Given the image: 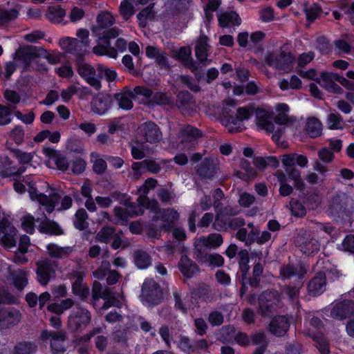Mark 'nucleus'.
<instances>
[{
  "label": "nucleus",
  "instance_id": "423d86ee",
  "mask_svg": "<svg viewBox=\"0 0 354 354\" xmlns=\"http://www.w3.org/2000/svg\"><path fill=\"white\" fill-rule=\"evenodd\" d=\"M77 71L79 75L91 86L95 90H100L102 87L101 82L96 77V71L91 64L85 63L84 60L76 63Z\"/></svg>",
  "mask_w": 354,
  "mask_h": 354
},
{
  "label": "nucleus",
  "instance_id": "c9c22d12",
  "mask_svg": "<svg viewBox=\"0 0 354 354\" xmlns=\"http://www.w3.org/2000/svg\"><path fill=\"white\" fill-rule=\"evenodd\" d=\"M13 285L19 290H22L28 284L27 272L19 270L12 275Z\"/></svg>",
  "mask_w": 354,
  "mask_h": 354
},
{
  "label": "nucleus",
  "instance_id": "20e7f679",
  "mask_svg": "<svg viewBox=\"0 0 354 354\" xmlns=\"http://www.w3.org/2000/svg\"><path fill=\"white\" fill-rule=\"evenodd\" d=\"M142 297L151 306L159 304L162 299V291L160 285L153 279H145L141 289Z\"/></svg>",
  "mask_w": 354,
  "mask_h": 354
},
{
  "label": "nucleus",
  "instance_id": "39448f33",
  "mask_svg": "<svg viewBox=\"0 0 354 354\" xmlns=\"http://www.w3.org/2000/svg\"><path fill=\"white\" fill-rule=\"evenodd\" d=\"M295 245L305 255L310 256L319 251V241L310 234H299L295 241Z\"/></svg>",
  "mask_w": 354,
  "mask_h": 354
},
{
  "label": "nucleus",
  "instance_id": "a19ab883",
  "mask_svg": "<svg viewBox=\"0 0 354 354\" xmlns=\"http://www.w3.org/2000/svg\"><path fill=\"white\" fill-rule=\"evenodd\" d=\"M229 218L230 216L223 214H218L213 222V228L219 232L227 231L228 230Z\"/></svg>",
  "mask_w": 354,
  "mask_h": 354
},
{
  "label": "nucleus",
  "instance_id": "f704fd0d",
  "mask_svg": "<svg viewBox=\"0 0 354 354\" xmlns=\"http://www.w3.org/2000/svg\"><path fill=\"white\" fill-rule=\"evenodd\" d=\"M263 272V266L261 263L257 262L254 265L252 270V277H249L250 286L256 288L259 286L261 281V277Z\"/></svg>",
  "mask_w": 354,
  "mask_h": 354
},
{
  "label": "nucleus",
  "instance_id": "412c9836",
  "mask_svg": "<svg viewBox=\"0 0 354 354\" xmlns=\"http://www.w3.org/2000/svg\"><path fill=\"white\" fill-rule=\"evenodd\" d=\"M295 57L290 52L281 51L279 56L274 58V66L278 70H287L292 67Z\"/></svg>",
  "mask_w": 354,
  "mask_h": 354
},
{
  "label": "nucleus",
  "instance_id": "0e129e2a",
  "mask_svg": "<svg viewBox=\"0 0 354 354\" xmlns=\"http://www.w3.org/2000/svg\"><path fill=\"white\" fill-rule=\"evenodd\" d=\"M132 92L133 93L134 97L137 95L143 96L147 100V102L151 99L153 94V91L145 86H136L134 87Z\"/></svg>",
  "mask_w": 354,
  "mask_h": 354
},
{
  "label": "nucleus",
  "instance_id": "4c0bfd02",
  "mask_svg": "<svg viewBox=\"0 0 354 354\" xmlns=\"http://www.w3.org/2000/svg\"><path fill=\"white\" fill-rule=\"evenodd\" d=\"M3 97L9 102L8 107H11L13 110L16 109L17 105L21 101V96L15 90L6 89L3 92Z\"/></svg>",
  "mask_w": 354,
  "mask_h": 354
},
{
  "label": "nucleus",
  "instance_id": "e2e57ef3",
  "mask_svg": "<svg viewBox=\"0 0 354 354\" xmlns=\"http://www.w3.org/2000/svg\"><path fill=\"white\" fill-rule=\"evenodd\" d=\"M259 18L262 22L269 23L274 19V10L272 7L268 6L261 9L259 12Z\"/></svg>",
  "mask_w": 354,
  "mask_h": 354
},
{
  "label": "nucleus",
  "instance_id": "a878e982",
  "mask_svg": "<svg viewBox=\"0 0 354 354\" xmlns=\"http://www.w3.org/2000/svg\"><path fill=\"white\" fill-rule=\"evenodd\" d=\"M134 97L133 93L131 90L123 93H117L114 95V100L117 102L119 107L126 111L133 108V103L131 99Z\"/></svg>",
  "mask_w": 354,
  "mask_h": 354
},
{
  "label": "nucleus",
  "instance_id": "6e6d98bb",
  "mask_svg": "<svg viewBox=\"0 0 354 354\" xmlns=\"http://www.w3.org/2000/svg\"><path fill=\"white\" fill-rule=\"evenodd\" d=\"M86 165V162L83 158L77 157L71 162V171L74 174L79 175L84 171Z\"/></svg>",
  "mask_w": 354,
  "mask_h": 354
},
{
  "label": "nucleus",
  "instance_id": "09e8293b",
  "mask_svg": "<svg viewBox=\"0 0 354 354\" xmlns=\"http://www.w3.org/2000/svg\"><path fill=\"white\" fill-rule=\"evenodd\" d=\"M10 137L17 145L22 144L25 137L24 127L21 125L15 126V128L11 130Z\"/></svg>",
  "mask_w": 354,
  "mask_h": 354
},
{
  "label": "nucleus",
  "instance_id": "aec40b11",
  "mask_svg": "<svg viewBox=\"0 0 354 354\" xmlns=\"http://www.w3.org/2000/svg\"><path fill=\"white\" fill-rule=\"evenodd\" d=\"M239 271L236 273V278L246 279L250 270V259L249 253L247 250L242 249L239 253Z\"/></svg>",
  "mask_w": 354,
  "mask_h": 354
},
{
  "label": "nucleus",
  "instance_id": "9b49d317",
  "mask_svg": "<svg viewBox=\"0 0 354 354\" xmlns=\"http://www.w3.org/2000/svg\"><path fill=\"white\" fill-rule=\"evenodd\" d=\"M290 321L286 315L274 316L269 324L270 333L276 337H283L288 331Z\"/></svg>",
  "mask_w": 354,
  "mask_h": 354
},
{
  "label": "nucleus",
  "instance_id": "774afa93",
  "mask_svg": "<svg viewBox=\"0 0 354 354\" xmlns=\"http://www.w3.org/2000/svg\"><path fill=\"white\" fill-rule=\"evenodd\" d=\"M47 250L49 255L54 258H62L66 254L64 249L55 243L48 244Z\"/></svg>",
  "mask_w": 354,
  "mask_h": 354
},
{
  "label": "nucleus",
  "instance_id": "58836bf2",
  "mask_svg": "<svg viewBox=\"0 0 354 354\" xmlns=\"http://www.w3.org/2000/svg\"><path fill=\"white\" fill-rule=\"evenodd\" d=\"M100 35L99 39L102 40L104 44L109 46V44H111L110 40L117 37L120 35V31L117 27H109L103 29Z\"/></svg>",
  "mask_w": 354,
  "mask_h": 354
},
{
  "label": "nucleus",
  "instance_id": "473e14b6",
  "mask_svg": "<svg viewBox=\"0 0 354 354\" xmlns=\"http://www.w3.org/2000/svg\"><path fill=\"white\" fill-rule=\"evenodd\" d=\"M72 292L84 301L88 298L90 290L86 286L83 285L82 279L77 278L72 284Z\"/></svg>",
  "mask_w": 354,
  "mask_h": 354
},
{
  "label": "nucleus",
  "instance_id": "338daca9",
  "mask_svg": "<svg viewBox=\"0 0 354 354\" xmlns=\"http://www.w3.org/2000/svg\"><path fill=\"white\" fill-rule=\"evenodd\" d=\"M208 321L213 326H221L224 321L223 315L218 310H213L209 314Z\"/></svg>",
  "mask_w": 354,
  "mask_h": 354
},
{
  "label": "nucleus",
  "instance_id": "cd10ccee",
  "mask_svg": "<svg viewBox=\"0 0 354 354\" xmlns=\"http://www.w3.org/2000/svg\"><path fill=\"white\" fill-rule=\"evenodd\" d=\"M37 346L30 341H21L17 342L13 348L12 354H35Z\"/></svg>",
  "mask_w": 354,
  "mask_h": 354
},
{
  "label": "nucleus",
  "instance_id": "69168bd1",
  "mask_svg": "<svg viewBox=\"0 0 354 354\" xmlns=\"http://www.w3.org/2000/svg\"><path fill=\"white\" fill-rule=\"evenodd\" d=\"M182 134L184 136L190 138L191 139H197L202 136V133L198 129L187 125L182 129Z\"/></svg>",
  "mask_w": 354,
  "mask_h": 354
},
{
  "label": "nucleus",
  "instance_id": "13d9d810",
  "mask_svg": "<svg viewBox=\"0 0 354 354\" xmlns=\"http://www.w3.org/2000/svg\"><path fill=\"white\" fill-rule=\"evenodd\" d=\"M316 43L317 48L321 53L328 54L331 52L332 46L329 40L326 37L324 36L318 37L316 40Z\"/></svg>",
  "mask_w": 354,
  "mask_h": 354
},
{
  "label": "nucleus",
  "instance_id": "37998d69",
  "mask_svg": "<svg viewBox=\"0 0 354 354\" xmlns=\"http://www.w3.org/2000/svg\"><path fill=\"white\" fill-rule=\"evenodd\" d=\"M19 15V10L15 8L10 10H0V25H6L18 18Z\"/></svg>",
  "mask_w": 354,
  "mask_h": 354
},
{
  "label": "nucleus",
  "instance_id": "bf43d9fd",
  "mask_svg": "<svg viewBox=\"0 0 354 354\" xmlns=\"http://www.w3.org/2000/svg\"><path fill=\"white\" fill-rule=\"evenodd\" d=\"M102 75L104 76L108 82H111L115 80L117 77V73L115 70L101 66L99 68V73L97 75L98 78H101Z\"/></svg>",
  "mask_w": 354,
  "mask_h": 354
},
{
  "label": "nucleus",
  "instance_id": "f8f14e48",
  "mask_svg": "<svg viewBox=\"0 0 354 354\" xmlns=\"http://www.w3.org/2000/svg\"><path fill=\"white\" fill-rule=\"evenodd\" d=\"M354 313V301L345 299L332 308L331 315L337 320H343L350 317Z\"/></svg>",
  "mask_w": 354,
  "mask_h": 354
},
{
  "label": "nucleus",
  "instance_id": "7c9ffc66",
  "mask_svg": "<svg viewBox=\"0 0 354 354\" xmlns=\"http://www.w3.org/2000/svg\"><path fill=\"white\" fill-rule=\"evenodd\" d=\"M201 241L203 245L206 248L215 249L222 245L223 239L221 234L212 233L207 236H203L201 238Z\"/></svg>",
  "mask_w": 354,
  "mask_h": 354
},
{
  "label": "nucleus",
  "instance_id": "49530a36",
  "mask_svg": "<svg viewBox=\"0 0 354 354\" xmlns=\"http://www.w3.org/2000/svg\"><path fill=\"white\" fill-rule=\"evenodd\" d=\"M153 16L154 13L152 6H148L147 7L143 8L138 13L136 16L139 26L142 28L145 27L147 25V19L153 18Z\"/></svg>",
  "mask_w": 354,
  "mask_h": 354
},
{
  "label": "nucleus",
  "instance_id": "4be33fe9",
  "mask_svg": "<svg viewBox=\"0 0 354 354\" xmlns=\"http://www.w3.org/2000/svg\"><path fill=\"white\" fill-rule=\"evenodd\" d=\"M335 73H334L322 72L321 78L323 82L322 86L329 92L339 94L342 93V88L335 83Z\"/></svg>",
  "mask_w": 354,
  "mask_h": 354
},
{
  "label": "nucleus",
  "instance_id": "4468645a",
  "mask_svg": "<svg viewBox=\"0 0 354 354\" xmlns=\"http://www.w3.org/2000/svg\"><path fill=\"white\" fill-rule=\"evenodd\" d=\"M55 272L53 265L47 261L37 263V279L41 286L47 285Z\"/></svg>",
  "mask_w": 354,
  "mask_h": 354
},
{
  "label": "nucleus",
  "instance_id": "ea45409f",
  "mask_svg": "<svg viewBox=\"0 0 354 354\" xmlns=\"http://www.w3.org/2000/svg\"><path fill=\"white\" fill-rule=\"evenodd\" d=\"M96 20L99 27L102 30L111 27L115 23V19L109 12L98 14Z\"/></svg>",
  "mask_w": 354,
  "mask_h": 354
},
{
  "label": "nucleus",
  "instance_id": "c03bdc74",
  "mask_svg": "<svg viewBox=\"0 0 354 354\" xmlns=\"http://www.w3.org/2000/svg\"><path fill=\"white\" fill-rule=\"evenodd\" d=\"M327 125L330 129H342L344 122L342 115L339 113H330L327 118Z\"/></svg>",
  "mask_w": 354,
  "mask_h": 354
},
{
  "label": "nucleus",
  "instance_id": "a211bd4d",
  "mask_svg": "<svg viewBox=\"0 0 354 354\" xmlns=\"http://www.w3.org/2000/svg\"><path fill=\"white\" fill-rule=\"evenodd\" d=\"M218 22L222 28L239 26L241 24V19L235 11H225L218 15Z\"/></svg>",
  "mask_w": 354,
  "mask_h": 354
},
{
  "label": "nucleus",
  "instance_id": "c85d7f7f",
  "mask_svg": "<svg viewBox=\"0 0 354 354\" xmlns=\"http://www.w3.org/2000/svg\"><path fill=\"white\" fill-rule=\"evenodd\" d=\"M66 11L60 6H50L48 7L46 16L52 23L59 24L63 21Z\"/></svg>",
  "mask_w": 354,
  "mask_h": 354
},
{
  "label": "nucleus",
  "instance_id": "052dcab7",
  "mask_svg": "<svg viewBox=\"0 0 354 354\" xmlns=\"http://www.w3.org/2000/svg\"><path fill=\"white\" fill-rule=\"evenodd\" d=\"M306 209H315L319 205L318 196L315 194L306 195L301 198Z\"/></svg>",
  "mask_w": 354,
  "mask_h": 354
},
{
  "label": "nucleus",
  "instance_id": "5fc2aeb1",
  "mask_svg": "<svg viewBox=\"0 0 354 354\" xmlns=\"http://www.w3.org/2000/svg\"><path fill=\"white\" fill-rule=\"evenodd\" d=\"M35 222L37 223V219L35 220L32 215L28 214L24 216L21 225L27 233L32 234L35 232Z\"/></svg>",
  "mask_w": 354,
  "mask_h": 354
},
{
  "label": "nucleus",
  "instance_id": "c756f323",
  "mask_svg": "<svg viewBox=\"0 0 354 354\" xmlns=\"http://www.w3.org/2000/svg\"><path fill=\"white\" fill-rule=\"evenodd\" d=\"M20 313L17 310H1L0 322L6 325H15L19 322Z\"/></svg>",
  "mask_w": 354,
  "mask_h": 354
},
{
  "label": "nucleus",
  "instance_id": "bb28decb",
  "mask_svg": "<svg viewBox=\"0 0 354 354\" xmlns=\"http://www.w3.org/2000/svg\"><path fill=\"white\" fill-rule=\"evenodd\" d=\"M289 207L292 216L297 218H303L306 215V207L303 199L292 198L289 203Z\"/></svg>",
  "mask_w": 354,
  "mask_h": 354
},
{
  "label": "nucleus",
  "instance_id": "f03ea898",
  "mask_svg": "<svg viewBox=\"0 0 354 354\" xmlns=\"http://www.w3.org/2000/svg\"><path fill=\"white\" fill-rule=\"evenodd\" d=\"M328 212L330 215L342 220L349 218L352 214V207L348 205L347 198L336 194L330 198L328 202Z\"/></svg>",
  "mask_w": 354,
  "mask_h": 354
},
{
  "label": "nucleus",
  "instance_id": "680f3d73",
  "mask_svg": "<svg viewBox=\"0 0 354 354\" xmlns=\"http://www.w3.org/2000/svg\"><path fill=\"white\" fill-rule=\"evenodd\" d=\"M301 345L294 342L288 343L285 347V353L275 352L273 354H301Z\"/></svg>",
  "mask_w": 354,
  "mask_h": 354
},
{
  "label": "nucleus",
  "instance_id": "a18cd8bd",
  "mask_svg": "<svg viewBox=\"0 0 354 354\" xmlns=\"http://www.w3.org/2000/svg\"><path fill=\"white\" fill-rule=\"evenodd\" d=\"M193 100L192 95L187 91H181L177 95L176 104L179 109H186Z\"/></svg>",
  "mask_w": 354,
  "mask_h": 354
},
{
  "label": "nucleus",
  "instance_id": "72a5a7b5",
  "mask_svg": "<svg viewBox=\"0 0 354 354\" xmlns=\"http://www.w3.org/2000/svg\"><path fill=\"white\" fill-rule=\"evenodd\" d=\"M115 234V230L111 226H104L97 233L95 241L102 243L107 244Z\"/></svg>",
  "mask_w": 354,
  "mask_h": 354
},
{
  "label": "nucleus",
  "instance_id": "f257e3e1",
  "mask_svg": "<svg viewBox=\"0 0 354 354\" xmlns=\"http://www.w3.org/2000/svg\"><path fill=\"white\" fill-rule=\"evenodd\" d=\"M254 115L259 123L264 124L268 122V113L263 109L257 107L254 103H250L245 106L238 108L235 115H230L227 117V122L234 126L229 129V131L230 133L241 132L243 130L240 126L241 122L249 120Z\"/></svg>",
  "mask_w": 354,
  "mask_h": 354
},
{
  "label": "nucleus",
  "instance_id": "0eeeda50",
  "mask_svg": "<svg viewBox=\"0 0 354 354\" xmlns=\"http://www.w3.org/2000/svg\"><path fill=\"white\" fill-rule=\"evenodd\" d=\"M278 301L277 291H263L259 297V306L262 315H268L272 313L276 310Z\"/></svg>",
  "mask_w": 354,
  "mask_h": 354
},
{
  "label": "nucleus",
  "instance_id": "2eb2a0df",
  "mask_svg": "<svg viewBox=\"0 0 354 354\" xmlns=\"http://www.w3.org/2000/svg\"><path fill=\"white\" fill-rule=\"evenodd\" d=\"M178 268L183 277L187 279L193 277L199 270L198 266L185 254L181 256Z\"/></svg>",
  "mask_w": 354,
  "mask_h": 354
},
{
  "label": "nucleus",
  "instance_id": "6ab92c4d",
  "mask_svg": "<svg viewBox=\"0 0 354 354\" xmlns=\"http://www.w3.org/2000/svg\"><path fill=\"white\" fill-rule=\"evenodd\" d=\"M208 41V37L204 34H201L199 35L196 42L195 55L197 59L202 64L207 59V52L210 48Z\"/></svg>",
  "mask_w": 354,
  "mask_h": 354
},
{
  "label": "nucleus",
  "instance_id": "e433bc0d",
  "mask_svg": "<svg viewBox=\"0 0 354 354\" xmlns=\"http://www.w3.org/2000/svg\"><path fill=\"white\" fill-rule=\"evenodd\" d=\"M13 111L11 107L0 104V126H6L12 122Z\"/></svg>",
  "mask_w": 354,
  "mask_h": 354
},
{
  "label": "nucleus",
  "instance_id": "8fccbe9b",
  "mask_svg": "<svg viewBox=\"0 0 354 354\" xmlns=\"http://www.w3.org/2000/svg\"><path fill=\"white\" fill-rule=\"evenodd\" d=\"M169 102V98L165 93L162 92L153 93L151 99L147 102L148 105L153 106L155 105L166 104Z\"/></svg>",
  "mask_w": 354,
  "mask_h": 354
},
{
  "label": "nucleus",
  "instance_id": "79ce46f5",
  "mask_svg": "<svg viewBox=\"0 0 354 354\" xmlns=\"http://www.w3.org/2000/svg\"><path fill=\"white\" fill-rule=\"evenodd\" d=\"M34 176H27L24 178L23 182L28 187V192L32 201L40 193L38 190L37 182Z\"/></svg>",
  "mask_w": 354,
  "mask_h": 354
},
{
  "label": "nucleus",
  "instance_id": "393cba45",
  "mask_svg": "<svg viewBox=\"0 0 354 354\" xmlns=\"http://www.w3.org/2000/svg\"><path fill=\"white\" fill-rule=\"evenodd\" d=\"M133 257L136 266L140 270H145L152 264L151 256L145 250H135Z\"/></svg>",
  "mask_w": 354,
  "mask_h": 354
},
{
  "label": "nucleus",
  "instance_id": "864d4df0",
  "mask_svg": "<svg viewBox=\"0 0 354 354\" xmlns=\"http://www.w3.org/2000/svg\"><path fill=\"white\" fill-rule=\"evenodd\" d=\"M178 212L173 208L163 209L160 216V220L163 221V223H174L175 221L178 220Z\"/></svg>",
  "mask_w": 354,
  "mask_h": 354
},
{
  "label": "nucleus",
  "instance_id": "f3484780",
  "mask_svg": "<svg viewBox=\"0 0 354 354\" xmlns=\"http://www.w3.org/2000/svg\"><path fill=\"white\" fill-rule=\"evenodd\" d=\"M326 280L325 273L318 272L308 283L309 293L314 297L321 295L324 291Z\"/></svg>",
  "mask_w": 354,
  "mask_h": 354
},
{
  "label": "nucleus",
  "instance_id": "9d476101",
  "mask_svg": "<svg viewBox=\"0 0 354 354\" xmlns=\"http://www.w3.org/2000/svg\"><path fill=\"white\" fill-rule=\"evenodd\" d=\"M113 99L109 94L98 93L91 102V109L99 115H104L112 106Z\"/></svg>",
  "mask_w": 354,
  "mask_h": 354
},
{
  "label": "nucleus",
  "instance_id": "b1692460",
  "mask_svg": "<svg viewBox=\"0 0 354 354\" xmlns=\"http://www.w3.org/2000/svg\"><path fill=\"white\" fill-rule=\"evenodd\" d=\"M36 55L35 47L27 46L19 48L13 54V58L23 61L26 65H28Z\"/></svg>",
  "mask_w": 354,
  "mask_h": 354
},
{
  "label": "nucleus",
  "instance_id": "2f4dec72",
  "mask_svg": "<svg viewBox=\"0 0 354 354\" xmlns=\"http://www.w3.org/2000/svg\"><path fill=\"white\" fill-rule=\"evenodd\" d=\"M88 218V215L84 208L77 209L75 214L74 227L81 231L86 230L88 227V223L86 222Z\"/></svg>",
  "mask_w": 354,
  "mask_h": 354
},
{
  "label": "nucleus",
  "instance_id": "4d7b16f0",
  "mask_svg": "<svg viewBox=\"0 0 354 354\" xmlns=\"http://www.w3.org/2000/svg\"><path fill=\"white\" fill-rule=\"evenodd\" d=\"M105 300L102 308L103 310H107L111 307H117L121 308L122 304L121 301L115 296L111 295V292H107L106 295V298H103Z\"/></svg>",
  "mask_w": 354,
  "mask_h": 354
},
{
  "label": "nucleus",
  "instance_id": "de8ad7c7",
  "mask_svg": "<svg viewBox=\"0 0 354 354\" xmlns=\"http://www.w3.org/2000/svg\"><path fill=\"white\" fill-rule=\"evenodd\" d=\"M279 274L282 280H288L296 276L297 268L294 263H288L280 268Z\"/></svg>",
  "mask_w": 354,
  "mask_h": 354
},
{
  "label": "nucleus",
  "instance_id": "7ed1b4c3",
  "mask_svg": "<svg viewBox=\"0 0 354 354\" xmlns=\"http://www.w3.org/2000/svg\"><path fill=\"white\" fill-rule=\"evenodd\" d=\"M91 314L90 311L80 306H77L68 317V326L73 332L82 331L91 323Z\"/></svg>",
  "mask_w": 354,
  "mask_h": 354
},
{
  "label": "nucleus",
  "instance_id": "603ef678",
  "mask_svg": "<svg viewBox=\"0 0 354 354\" xmlns=\"http://www.w3.org/2000/svg\"><path fill=\"white\" fill-rule=\"evenodd\" d=\"M107 292L103 291L102 286L99 281H95L92 287V304L95 305V303L98 301L100 298H106Z\"/></svg>",
  "mask_w": 354,
  "mask_h": 354
},
{
  "label": "nucleus",
  "instance_id": "6e6552de",
  "mask_svg": "<svg viewBox=\"0 0 354 354\" xmlns=\"http://www.w3.org/2000/svg\"><path fill=\"white\" fill-rule=\"evenodd\" d=\"M37 230L43 234L60 236L64 234V230L56 221L50 219L43 213L41 218H37Z\"/></svg>",
  "mask_w": 354,
  "mask_h": 354
},
{
  "label": "nucleus",
  "instance_id": "5701e85b",
  "mask_svg": "<svg viewBox=\"0 0 354 354\" xmlns=\"http://www.w3.org/2000/svg\"><path fill=\"white\" fill-rule=\"evenodd\" d=\"M322 124L318 118L311 117L307 119L304 131L310 138H316L322 135Z\"/></svg>",
  "mask_w": 354,
  "mask_h": 354
},
{
  "label": "nucleus",
  "instance_id": "1a4fd4ad",
  "mask_svg": "<svg viewBox=\"0 0 354 354\" xmlns=\"http://www.w3.org/2000/svg\"><path fill=\"white\" fill-rule=\"evenodd\" d=\"M62 44L66 48V50L76 57V63L84 60V55L86 51V47L88 44L80 41L77 38L66 37L62 40Z\"/></svg>",
  "mask_w": 354,
  "mask_h": 354
},
{
  "label": "nucleus",
  "instance_id": "3c124183",
  "mask_svg": "<svg viewBox=\"0 0 354 354\" xmlns=\"http://www.w3.org/2000/svg\"><path fill=\"white\" fill-rule=\"evenodd\" d=\"M120 13L126 19L134 15V8L129 0H123L120 3Z\"/></svg>",
  "mask_w": 354,
  "mask_h": 354
},
{
  "label": "nucleus",
  "instance_id": "dca6fc26",
  "mask_svg": "<svg viewBox=\"0 0 354 354\" xmlns=\"http://www.w3.org/2000/svg\"><path fill=\"white\" fill-rule=\"evenodd\" d=\"M196 174L204 179H212L216 174V167L214 160L206 157L196 168Z\"/></svg>",
  "mask_w": 354,
  "mask_h": 354
},
{
  "label": "nucleus",
  "instance_id": "ddd939ff",
  "mask_svg": "<svg viewBox=\"0 0 354 354\" xmlns=\"http://www.w3.org/2000/svg\"><path fill=\"white\" fill-rule=\"evenodd\" d=\"M140 131L145 141L151 144L158 142L162 137L159 127L152 121L143 123L140 127Z\"/></svg>",
  "mask_w": 354,
  "mask_h": 354
}]
</instances>
